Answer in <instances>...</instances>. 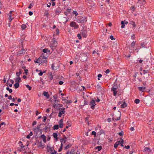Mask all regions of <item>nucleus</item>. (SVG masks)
Instances as JSON below:
<instances>
[{
	"instance_id": "4",
	"label": "nucleus",
	"mask_w": 154,
	"mask_h": 154,
	"mask_svg": "<svg viewBox=\"0 0 154 154\" xmlns=\"http://www.w3.org/2000/svg\"><path fill=\"white\" fill-rule=\"evenodd\" d=\"M123 143L124 140L122 138L120 139H118L117 141L116 142V148L119 145H120L121 146L123 147Z\"/></svg>"
},
{
	"instance_id": "46",
	"label": "nucleus",
	"mask_w": 154,
	"mask_h": 154,
	"mask_svg": "<svg viewBox=\"0 0 154 154\" xmlns=\"http://www.w3.org/2000/svg\"><path fill=\"white\" fill-rule=\"evenodd\" d=\"M91 134L92 135H94L95 137L96 135V133L94 131H92V132L91 133Z\"/></svg>"
},
{
	"instance_id": "29",
	"label": "nucleus",
	"mask_w": 154,
	"mask_h": 154,
	"mask_svg": "<svg viewBox=\"0 0 154 154\" xmlns=\"http://www.w3.org/2000/svg\"><path fill=\"white\" fill-rule=\"evenodd\" d=\"M102 148L101 146H97L96 147L95 149H97L98 151H100L101 149Z\"/></svg>"
},
{
	"instance_id": "2",
	"label": "nucleus",
	"mask_w": 154,
	"mask_h": 154,
	"mask_svg": "<svg viewBox=\"0 0 154 154\" xmlns=\"http://www.w3.org/2000/svg\"><path fill=\"white\" fill-rule=\"evenodd\" d=\"M57 42L54 38H53L51 43L50 44V46L52 50L54 49L57 45Z\"/></svg>"
},
{
	"instance_id": "57",
	"label": "nucleus",
	"mask_w": 154,
	"mask_h": 154,
	"mask_svg": "<svg viewBox=\"0 0 154 154\" xmlns=\"http://www.w3.org/2000/svg\"><path fill=\"white\" fill-rule=\"evenodd\" d=\"M105 72L106 74H108V73H109V69H107V70H106V71H105Z\"/></svg>"
},
{
	"instance_id": "60",
	"label": "nucleus",
	"mask_w": 154,
	"mask_h": 154,
	"mask_svg": "<svg viewBox=\"0 0 154 154\" xmlns=\"http://www.w3.org/2000/svg\"><path fill=\"white\" fill-rule=\"evenodd\" d=\"M54 64H53L51 66V68L52 69H54Z\"/></svg>"
},
{
	"instance_id": "23",
	"label": "nucleus",
	"mask_w": 154,
	"mask_h": 154,
	"mask_svg": "<svg viewBox=\"0 0 154 154\" xmlns=\"http://www.w3.org/2000/svg\"><path fill=\"white\" fill-rule=\"evenodd\" d=\"M44 16L48 17L49 15V13L47 11H45L44 13Z\"/></svg>"
},
{
	"instance_id": "44",
	"label": "nucleus",
	"mask_w": 154,
	"mask_h": 154,
	"mask_svg": "<svg viewBox=\"0 0 154 154\" xmlns=\"http://www.w3.org/2000/svg\"><path fill=\"white\" fill-rule=\"evenodd\" d=\"M131 39H135V35L134 34H133L132 35H131Z\"/></svg>"
},
{
	"instance_id": "47",
	"label": "nucleus",
	"mask_w": 154,
	"mask_h": 154,
	"mask_svg": "<svg viewBox=\"0 0 154 154\" xmlns=\"http://www.w3.org/2000/svg\"><path fill=\"white\" fill-rule=\"evenodd\" d=\"M47 51H48V49H47V48L44 49L43 51V52H44L45 53H47Z\"/></svg>"
},
{
	"instance_id": "62",
	"label": "nucleus",
	"mask_w": 154,
	"mask_h": 154,
	"mask_svg": "<svg viewBox=\"0 0 154 154\" xmlns=\"http://www.w3.org/2000/svg\"><path fill=\"white\" fill-rule=\"evenodd\" d=\"M51 4L52 6H54L55 5V3L54 2H52Z\"/></svg>"
},
{
	"instance_id": "53",
	"label": "nucleus",
	"mask_w": 154,
	"mask_h": 154,
	"mask_svg": "<svg viewBox=\"0 0 154 154\" xmlns=\"http://www.w3.org/2000/svg\"><path fill=\"white\" fill-rule=\"evenodd\" d=\"M135 45V42L134 41H133L132 43H131V45L132 46H133Z\"/></svg>"
},
{
	"instance_id": "52",
	"label": "nucleus",
	"mask_w": 154,
	"mask_h": 154,
	"mask_svg": "<svg viewBox=\"0 0 154 154\" xmlns=\"http://www.w3.org/2000/svg\"><path fill=\"white\" fill-rule=\"evenodd\" d=\"M63 82L62 81H60L59 82V84L60 85H62L63 84Z\"/></svg>"
},
{
	"instance_id": "26",
	"label": "nucleus",
	"mask_w": 154,
	"mask_h": 154,
	"mask_svg": "<svg viewBox=\"0 0 154 154\" xmlns=\"http://www.w3.org/2000/svg\"><path fill=\"white\" fill-rule=\"evenodd\" d=\"M33 134L32 133L31 131L29 134L26 136V138L28 139L30 138V137Z\"/></svg>"
},
{
	"instance_id": "1",
	"label": "nucleus",
	"mask_w": 154,
	"mask_h": 154,
	"mask_svg": "<svg viewBox=\"0 0 154 154\" xmlns=\"http://www.w3.org/2000/svg\"><path fill=\"white\" fill-rule=\"evenodd\" d=\"M77 21L79 23H85L87 21L86 18L84 17L79 16L78 17Z\"/></svg>"
},
{
	"instance_id": "33",
	"label": "nucleus",
	"mask_w": 154,
	"mask_h": 154,
	"mask_svg": "<svg viewBox=\"0 0 154 154\" xmlns=\"http://www.w3.org/2000/svg\"><path fill=\"white\" fill-rule=\"evenodd\" d=\"M6 89L10 93L12 92V90L11 89H10L9 87H7Z\"/></svg>"
},
{
	"instance_id": "36",
	"label": "nucleus",
	"mask_w": 154,
	"mask_h": 154,
	"mask_svg": "<svg viewBox=\"0 0 154 154\" xmlns=\"http://www.w3.org/2000/svg\"><path fill=\"white\" fill-rule=\"evenodd\" d=\"M62 147H63V144L62 143H61L60 147L58 150V151L59 152H60L61 151H62Z\"/></svg>"
},
{
	"instance_id": "6",
	"label": "nucleus",
	"mask_w": 154,
	"mask_h": 154,
	"mask_svg": "<svg viewBox=\"0 0 154 154\" xmlns=\"http://www.w3.org/2000/svg\"><path fill=\"white\" fill-rule=\"evenodd\" d=\"M89 105L91 106V108L93 109L95 108V106L96 105L95 103V100L93 99H92L90 102Z\"/></svg>"
},
{
	"instance_id": "64",
	"label": "nucleus",
	"mask_w": 154,
	"mask_h": 154,
	"mask_svg": "<svg viewBox=\"0 0 154 154\" xmlns=\"http://www.w3.org/2000/svg\"><path fill=\"white\" fill-rule=\"evenodd\" d=\"M56 152L55 151H54V152H51V154H56Z\"/></svg>"
},
{
	"instance_id": "14",
	"label": "nucleus",
	"mask_w": 154,
	"mask_h": 154,
	"mask_svg": "<svg viewBox=\"0 0 154 154\" xmlns=\"http://www.w3.org/2000/svg\"><path fill=\"white\" fill-rule=\"evenodd\" d=\"M61 11L59 8H57L55 10V13L56 15H59Z\"/></svg>"
},
{
	"instance_id": "31",
	"label": "nucleus",
	"mask_w": 154,
	"mask_h": 154,
	"mask_svg": "<svg viewBox=\"0 0 154 154\" xmlns=\"http://www.w3.org/2000/svg\"><path fill=\"white\" fill-rule=\"evenodd\" d=\"M121 25H122V26H121V28H124L125 27V23H124V21H122L121 22Z\"/></svg>"
},
{
	"instance_id": "25",
	"label": "nucleus",
	"mask_w": 154,
	"mask_h": 154,
	"mask_svg": "<svg viewBox=\"0 0 154 154\" xmlns=\"http://www.w3.org/2000/svg\"><path fill=\"white\" fill-rule=\"evenodd\" d=\"M112 91H113V92L114 95L116 96V88L112 87Z\"/></svg>"
},
{
	"instance_id": "59",
	"label": "nucleus",
	"mask_w": 154,
	"mask_h": 154,
	"mask_svg": "<svg viewBox=\"0 0 154 154\" xmlns=\"http://www.w3.org/2000/svg\"><path fill=\"white\" fill-rule=\"evenodd\" d=\"M110 38L112 40H113L114 39L113 36L112 35H111L110 37Z\"/></svg>"
},
{
	"instance_id": "8",
	"label": "nucleus",
	"mask_w": 154,
	"mask_h": 154,
	"mask_svg": "<svg viewBox=\"0 0 154 154\" xmlns=\"http://www.w3.org/2000/svg\"><path fill=\"white\" fill-rule=\"evenodd\" d=\"M65 108H61L60 110V112L59 113L58 116L59 117H61L62 114H64L65 112Z\"/></svg>"
},
{
	"instance_id": "58",
	"label": "nucleus",
	"mask_w": 154,
	"mask_h": 154,
	"mask_svg": "<svg viewBox=\"0 0 154 154\" xmlns=\"http://www.w3.org/2000/svg\"><path fill=\"white\" fill-rule=\"evenodd\" d=\"M29 14L30 16H31L33 14V13L32 11H29Z\"/></svg>"
},
{
	"instance_id": "51",
	"label": "nucleus",
	"mask_w": 154,
	"mask_h": 154,
	"mask_svg": "<svg viewBox=\"0 0 154 154\" xmlns=\"http://www.w3.org/2000/svg\"><path fill=\"white\" fill-rule=\"evenodd\" d=\"M102 76V75L101 74H99L98 75L97 77H98V80H99L100 79L99 78H100Z\"/></svg>"
},
{
	"instance_id": "19",
	"label": "nucleus",
	"mask_w": 154,
	"mask_h": 154,
	"mask_svg": "<svg viewBox=\"0 0 154 154\" xmlns=\"http://www.w3.org/2000/svg\"><path fill=\"white\" fill-rule=\"evenodd\" d=\"M59 127L60 128H62L63 126V120L62 119H61L59 122Z\"/></svg>"
},
{
	"instance_id": "17",
	"label": "nucleus",
	"mask_w": 154,
	"mask_h": 154,
	"mask_svg": "<svg viewBox=\"0 0 154 154\" xmlns=\"http://www.w3.org/2000/svg\"><path fill=\"white\" fill-rule=\"evenodd\" d=\"M140 91L143 92L146 89V87H138Z\"/></svg>"
},
{
	"instance_id": "35",
	"label": "nucleus",
	"mask_w": 154,
	"mask_h": 154,
	"mask_svg": "<svg viewBox=\"0 0 154 154\" xmlns=\"http://www.w3.org/2000/svg\"><path fill=\"white\" fill-rule=\"evenodd\" d=\"M117 134L121 136H123L124 135V132H123L122 131L121 132L117 133Z\"/></svg>"
},
{
	"instance_id": "10",
	"label": "nucleus",
	"mask_w": 154,
	"mask_h": 154,
	"mask_svg": "<svg viewBox=\"0 0 154 154\" xmlns=\"http://www.w3.org/2000/svg\"><path fill=\"white\" fill-rule=\"evenodd\" d=\"M40 125H38L37 127H35L33 128V130L34 132H37L40 130Z\"/></svg>"
},
{
	"instance_id": "40",
	"label": "nucleus",
	"mask_w": 154,
	"mask_h": 154,
	"mask_svg": "<svg viewBox=\"0 0 154 154\" xmlns=\"http://www.w3.org/2000/svg\"><path fill=\"white\" fill-rule=\"evenodd\" d=\"M22 72L20 71L19 72H17L16 75L18 76V77H19V75Z\"/></svg>"
},
{
	"instance_id": "39",
	"label": "nucleus",
	"mask_w": 154,
	"mask_h": 154,
	"mask_svg": "<svg viewBox=\"0 0 154 154\" xmlns=\"http://www.w3.org/2000/svg\"><path fill=\"white\" fill-rule=\"evenodd\" d=\"M72 13L73 14H75V16H77L78 14V13L76 11H73Z\"/></svg>"
},
{
	"instance_id": "43",
	"label": "nucleus",
	"mask_w": 154,
	"mask_h": 154,
	"mask_svg": "<svg viewBox=\"0 0 154 154\" xmlns=\"http://www.w3.org/2000/svg\"><path fill=\"white\" fill-rule=\"evenodd\" d=\"M81 33L80 34H78V35H77V37H78V38L80 39H81Z\"/></svg>"
},
{
	"instance_id": "30",
	"label": "nucleus",
	"mask_w": 154,
	"mask_h": 154,
	"mask_svg": "<svg viewBox=\"0 0 154 154\" xmlns=\"http://www.w3.org/2000/svg\"><path fill=\"white\" fill-rule=\"evenodd\" d=\"M19 144L21 148H23L24 147V146H23L22 143L21 141L19 142Z\"/></svg>"
},
{
	"instance_id": "7",
	"label": "nucleus",
	"mask_w": 154,
	"mask_h": 154,
	"mask_svg": "<svg viewBox=\"0 0 154 154\" xmlns=\"http://www.w3.org/2000/svg\"><path fill=\"white\" fill-rule=\"evenodd\" d=\"M13 11H11L8 14V19H9V21L10 22H11L13 19L14 18L12 16V13Z\"/></svg>"
},
{
	"instance_id": "5",
	"label": "nucleus",
	"mask_w": 154,
	"mask_h": 154,
	"mask_svg": "<svg viewBox=\"0 0 154 154\" xmlns=\"http://www.w3.org/2000/svg\"><path fill=\"white\" fill-rule=\"evenodd\" d=\"M69 25L71 27H73L74 29H78L79 28V25L74 21L71 22L70 23Z\"/></svg>"
},
{
	"instance_id": "48",
	"label": "nucleus",
	"mask_w": 154,
	"mask_h": 154,
	"mask_svg": "<svg viewBox=\"0 0 154 154\" xmlns=\"http://www.w3.org/2000/svg\"><path fill=\"white\" fill-rule=\"evenodd\" d=\"M141 46L142 48H145V45L144 43H142L141 44Z\"/></svg>"
},
{
	"instance_id": "20",
	"label": "nucleus",
	"mask_w": 154,
	"mask_h": 154,
	"mask_svg": "<svg viewBox=\"0 0 154 154\" xmlns=\"http://www.w3.org/2000/svg\"><path fill=\"white\" fill-rule=\"evenodd\" d=\"M130 24L132 25L134 27H136V25L135 23V22L133 21H130Z\"/></svg>"
},
{
	"instance_id": "38",
	"label": "nucleus",
	"mask_w": 154,
	"mask_h": 154,
	"mask_svg": "<svg viewBox=\"0 0 154 154\" xmlns=\"http://www.w3.org/2000/svg\"><path fill=\"white\" fill-rule=\"evenodd\" d=\"M40 72L38 73V75L40 76H42V75L43 73L45 72H42V71L41 70H39Z\"/></svg>"
},
{
	"instance_id": "55",
	"label": "nucleus",
	"mask_w": 154,
	"mask_h": 154,
	"mask_svg": "<svg viewBox=\"0 0 154 154\" xmlns=\"http://www.w3.org/2000/svg\"><path fill=\"white\" fill-rule=\"evenodd\" d=\"M25 72L26 75H27L28 72V70L27 69H25Z\"/></svg>"
},
{
	"instance_id": "9",
	"label": "nucleus",
	"mask_w": 154,
	"mask_h": 154,
	"mask_svg": "<svg viewBox=\"0 0 154 154\" xmlns=\"http://www.w3.org/2000/svg\"><path fill=\"white\" fill-rule=\"evenodd\" d=\"M53 101L54 102L52 103V104L53 106V107L55 108L56 106H57L59 104L58 100L56 99H55L54 101Z\"/></svg>"
},
{
	"instance_id": "41",
	"label": "nucleus",
	"mask_w": 154,
	"mask_h": 154,
	"mask_svg": "<svg viewBox=\"0 0 154 154\" xmlns=\"http://www.w3.org/2000/svg\"><path fill=\"white\" fill-rule=\"evenodd\" d=\"M60 141L61 142V143H62L63 142L65 143L66 141V140L64 139H62L60 140Z\"/></svg>"
},
{
	"instance_id": "24",
	"label": "nucleus",
	"mask_w": 154,
	"mask_h": 154,
	"mask_svg": "<svg viewBox=\"0 0 154 154\" xmlns=\"http://www.w3.org/2000/svg\"><path fill=\"white\" fill-rule=\"evenodd\" d=\"M59 128V125H56L53 126L54 130H57Z\"/></svg>"
},
{
	"instance_id": "12",
	"label": "nucleus",
	"mask_w": 154,
	"mask_h": 154,
	"mask_svg": "<svg viewBox=\"0 0 154 154\" xmlns=\"http://www.w3.org/2000/svg\"><path fill=\"white\" fill-rule=\"evenodd\" d=\"M137 3L141 5H144L145 4V0H138Z\"/></svg>"
},
{
	"instance_id": "18",
	"label": "nucleus",
	"mask_w": 154,
	"mask_h": 154,
	"mask_svg": "<svg viewBox=\"0 0 154 154\" xmlns=\"http://www.w3.org/2000/svg\"><path fill=\"white\" fill-rule=\"evenodd\" d=\"M43 95L45 96L47 99H48L49 97V95L48 92L44 91L43 92Z\"/></svg>"
},
{
	"instance_id": "13",
	"label": "nucleus",
	"mask_w": 154,
	"mask_h": 154,
	"mask_svg": "<svg viewBox=\"0 0 154 154\" xmlns=\"http://www.w3.org/2000/svg\"><path fill=\"white\" fill-rule=\"evenodd\" d=\"M116 114L118 116L116 119V121L119 120L120 119L121 116V112L119 111H118V112L116 113Z\"/></svg>"
},
{
	"instance_id": "34",
	"label": "nucleus",
	"mask_w": 154,
	"mask_h": 154,
	"mask_svg": "<svg viewBox=\"0 0 154 154\" xmlns=\"http://www.w3.org/2000/svg\"><path fill=\"white\" fill-rule=\"evenodd\" d=\"M39 60V58L38 59H35L34 61V62L35 63H39L40 64Z\"/></svg>"
},
{
	"instance_id": "63",
	"label": "nucleus",
	"mask_w": 154,
	"mask_h": 154,
	"mask_svg": "<svg viewBox=\"0 0 154 154\" xmlns=\"http://www.w3.org/2000/svg\"><path fill=\"white\" fill-rule=\"evenodd\" d=\"M107 121H108V122H110L111 121V118H108V119H107Z\"/></svg>"
},
{
	"instance_id": "11",
	"label": "nucleus",
	"mask_w": 154,
	"mask_h": 154,
	"mask_svg": "<svg viewBox=\"0 0 154 154\" xmlns=\"http://www.w3.org/2000/svg\"><path fill=\"white\" fill-rule=\"evenodd\" d=\"M81 34L82 36L83 37L85 38L87 36V31H86L84 30L83 31H81Z\"/></svg>"
},
{
	"instance_id": "54",
	"label": "nucleus",
	"mask_w": 154,
	"mask_h": 154,
	"mask_svg": "<svg viewBox=\"0 0 154 154\" xmlns=\"http://www.w3.org/2000/svg\"><path fill=\"white\" fill-rule=\"evenodd\" d=\"M125 148L126 149H129L130 148V146H129V145H128L127 146H125Z\"/></svg>"
},
{
	"instance_id": "27",
	"label": "nucleus",
	"mask_w": 154,
	"mask_h": 154,
	"mask_svg": "<svg viewBox=\"0 0 154 154\" xmlns=\"http://www.w3.org/2000/svg\"><path fill=\"white\" fill-rule=\"evenodd\" d=\"M19 83L18 82H16L14 85V86L15 88H18L19 87Z\"/></svg>"
},
{
	"instance_id": "49",
	"label": "nucleus",
	"mask_w": 154,
	"mask_h": 154,
	"mask_svg": "<svg viewBox=\"0 0 154 154\" xmlns=\"http://www.w3.org/2000/svg\"><path fill=\"white\" fill-rule=\"evenodd\" d=\"M43 122H45V121L46 120L47 118L46 116H44L43 117Z\"/></svg>"
},
{
	"instance_id": "16",
	"label": "nucleus",
	"mask_w": 154,
	"mask_h": 154,
	"mask_svg": "<svg viewBox=\"0 0 154 154\" xmlns=\"http://www.w3.org/2000/svg\"><path fill=\"white\" fill-rule=\"evenodd\" d=\"M41 137L42 139L44 142L45 143L46 142V137L45 136L44 134H42L41 135Z\"/></svg>"
},
{
	"instance_id": "56",
	"label": "nucleus",
	"mask_w": 154,
	"mask_h": 154,
	"mask_svg": "<svg viewBox=\"0 0 154 154\" xmlns=\"http://www.w3.org/2000/svg\"><path fill=\"white\" fill-rule=\"evenodd\" d=\"M37 123V122L35 121H34L32 123V126H34L35 125H36Z\"/></svg>"
},
{
	"instance_id": "28",
	"label": "nucleus",
	"mask_w": 154,
	"mask_h": 154,
	"mask_svg": "<svg viewBox=\"0 0 154 154\" xmlns=\"http://www.w3.org/2000/svg\"><path fill=\"white\" fill-rule=\"evenodd\" d=\"M21 27L22 30H24L26 27V26L24 24H22L21 25Z\"/></svg>"
},
{
	"instance_id": "45",
	"label": "nucleus",
	"mask_w": 154,
	"mask_h": 154,
	"mask_svg": "<svg viewBox=\"0 0 154 154\" xmlns=\"http://www.w3.org/2000/svg\"><path fill=\"white\" fill-rule=\"evenodd\" d=\"M143 71L144 74H145L148 73V70H143Z\"/></svg>"
},
{
	"instance_id": "37",
	"label": "nucleus",
	"mask_w": 154,
	"mask_h": 154,
	"mask_svg": "<svg viewBox=\"0 0 154 154\" xmlns=\"http://www.w3.org/2000/svg\"><path fill=\"white\" fill-rule=\"evenodd\" d=\"M26 86L27 87V88H28V89L29 90H31L32 89V87L31 86H30L28 85H26Z\"/></svg>"
},
{
	"instance_id": "3",
	"label": "nucleus",
	"mask_w": 154,
	"mask_h": 154,
	"mask_svg": "<svg viewBox=\"0 0 154 154\" xmlns=\"http://www.w3.org/2000/svg\"><path fill=\"white\" fill-rule=\"evenodd\" d=\"M39 60L40 64L41 63H47V59L46 57L41 56L39 58Z\"/></svg>"
},
{
	"instance_id": "21",
	"label": "nucleus",
	"mask_w": 154,
	"mask_h": 154,
	"mask_svg": "<svg viewBox=\"0 0 154 154\" xmlns=\"http://www.w3.org/2000/svg\"><path fill=\"white\" fill-rule=\"evenodd\" d=\"M15 81L17 82H21V79L20 77H18L15 79Z\"/></svg>"
},
{
	"instance_id": "61",
	"label": "nucleus",
	"mask_w": 154,
	"mask_h": 154,
	"mask_svg": "<svg viewBox=\"0 0 154 154\" xmlns=\"http://www.w3.org/2000/svg\"><path fill=\"white\" fill-rule=\"evenodd\" d=\"M12 96H11V95H10L8 97V99H9V100H11L12 99Z\"/></svg>"
},
{
	"instance_id": "32",
	"label": "nucleus",
	"mask_w": 154,
	"mask_h": 154,
	"mask_svg": "<svg viewBox=\"0 0 154 154\" xmlns=\"http://www.w3.org/2000/svg\"><path fill=\"white\" fill-rule=\"evenodd\" d=\"M140 101L139 99H137L134 100V103L136 104H138L140 103Z\"/></svg>"
},
{
	"instance_id": "50",
	"label": "nucleus",
	"mask_w": 154,
	"mask_h": 154,
	"mask_svg": "<svg viewBox=\"0 0 154 154\" xmlns=\"http://www.w3.org/2000/svg\"><path fill=\"white\" fill-rule=\"evenodd\" d=\"M130 130L131 131H133L134 130V128L133 127H131L130 128Z\"/></svg>"
},
{
	"instance_id": "42",
	"label": "nucleus",
	"mask_w": 154,
	"mask_h": 154,
	"mask_svg": "<svg viewBox=\"0 0 154 154\" xmlns=\"http://www.w3.org/2000/svg\"><path fill=\"white\" fill-rule=\"evenodd\" d=\"M65 102L66 103H72V101L71 100H65Z\"/></svg>"
},
{
	"instance_id": "22",
	"label": "nucleus",
	"mask_w": 154,
	"mask_h": 154,
	"mask_svg": "<svg viewBox=\"0 0 154 154\" xmlns=\"http://www.w3.org/2000/svg\"><path fill=\"white\" fill-rule=\"evenodd\" d=\"M127 104L125 102H124L121 105V107L122 108H124L125 107H126Z\"/></svg>"
},
{
	"instance_id": "15",
	"label": "nucleus",
	"mask_w": 154,
	"mask_h": 154,
	"mask_svg": "<svg viewBox=\"0 0 154 154\" xmlns=\"http://www.w3.org/2000/svg\"><path fill=\"white\" fill-rule=\"evenodd\" d=\"M53 136L56 141L58 140V134L57 133H53Z\"/></svg>"
}]
</instances>
